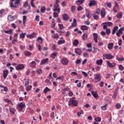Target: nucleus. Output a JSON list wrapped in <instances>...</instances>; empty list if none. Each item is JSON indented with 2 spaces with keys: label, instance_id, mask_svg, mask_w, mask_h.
Segmentation results:
<instances>
[{
  "label": "nucleus",
  "instance_id": "nucleus-19",
  "mask_svg": "<svg viewBox=\"0 0 124 124\" xmlns=\"http://www.w3.org/2000/svg\"><path fill=\"white\" fill-rule=\"evenodd\" d=\"M102 25H107L108 27H112L113 23L109 22H106L102 23Z\"/></svg>",
  "mask_w": 124,
  "mask_h": 124
},
{
  "label": "nucleus",
  "instance_id": "nucleus-31",
  "mask_svg": "<svg viewBox=\"0 0 124 124\" xmlns=\"http://www.w3.org/2000/svg\"><path fill=\"white\" fill-rule=\"evenodd\" d=\"M0 88H2L3 89L4 92H8V88L6 86H4L3 85H0Z\"/></svg>",
  "mask_w": 124,
  "mask_h": 124
},
{
  "label": "nucleus",
  "instance_id": "nucleus-28",
  "mask_svg": "<svg viewBox=\"0 0 124 124\" xmlns=\"http://www.w3.org/2000/svg\"><path fill=\"white\" fill-rule=\"evenodd\" d=\"M116 17L118 19H121L123 17V14L122 13H119L117 14Z\"/></svg>",
  "mask_w": 124,
  "mask_h": 124
},
{
  "label": "nucleus",
  "instance_id": "nucleus-4",
  "mask_svg": "<svg viewBox=\"0 0 124 124\" xmlns=\"http://www.w3.org/2000/svg\"><path fill=\"white\" fill-rule=\"evenodd\" d=\"M26 107V104L23 103H20L17 105V108L19 111H23V108Z\"/></svg>",
  "mask_w": 124,
  "mask_h": 124
},
{
  "label": "nucleus",
  "instance_id": "nucleus-3",
  "mask_svg": "<svg viewBox=\"0 0 124 124\" xmlns=\"http://www.w3.org/2000/svg\"><path fill=\"white\" fill-rule=\"evenodd\" d=\"M94 80L95 83H98L101 81V76L99 74H95L94 75Z\"/></svg>",
  "mask_w": 124,
  "mask_h": 124
},
{
  "label": "nucleus",
  "instance_id": "nucleus-38",
  "mask_svg": "<svg viewBox=\"0 0 124 124\" xmlns=\"http://www.w3.org/2000/svg\"><path fill=\"white\" fill-rule=\"evenodd\" d=\"M23 25H25V24H26V22H27V16H23Z\"/></svg>",
  "mask_w": 124,
  "mask_h": 124
},
{
  "label": "nucleus",
  "instance_id": "nucleus-24",
  "mask_svg": "<svg viewBox=\"0 0 124 124\" xmlns=\"http://www.w3.org/2000/svg\"><path fill=\"white\" fill-rule=\"evenodd\" d=\"M80 29L82 31H88L89 27H88V26H85V25H82V26H81Z\"/></svg>",
  "mask_w": 124,
  "mask_h": 124
},
{
  "label": "nucleus",
  "instance_id": "nucleus-47",
  "mask_svg": "<svg viewBox=\"0 0 124 124\" xmlns=\"http://www.w3.org/2000/svg\"><path fill=\"white\" fill-rule=\"evenodd\" d=\"M71 11L72 12H73V13H74L75 11V9H76V6L73 5L71 7Z\"/></svg>",
  "mask_w": 124,
  "mask_h": 124
},
{
  "label": "nucleus",
  "instance_id": "nucleus-53",
  "mask_svg": "<svg viewBox=\"0 0 124 124\" xmlns=\"http://www.w3.org/2000/svg\"><path fill=\"white\" fill-rule=\"evenodd\" d=\"M58 27H59L60 30H62V29H64V27L63 26V25L62 24H58Z\"/></svg>",
  "mask_w": 124,
  "mask_h": 124
},
{
  "label": "nucleus",
  "instance_id": "nucleus-64",
  "mask_svg": "<svg viewBox=\"0 0 124 124\" xmlns=\"http://www.w3.org/2000/svg\"><path fill=\"white\" fill-rule=\"evenodd\" d=\"M39 17H40L39 16H36L35 17V19L36 21H37V22H39Z\"/></svg>",
  "mask_w": 124,
  "mask_h": 124
},
{
  "label": "nucleus",
  "instance_id": "nucleus-32",
  "mask_svg": "<svg viewBox=\"0 0 124 124\" xmlns=\"http://www.w3.org/2000/svg\"><path fill=\"white\" fill-rule=\"evenodd\" d=\"M50 91H51V89H49V88L46 87L44 90V93H47L48 92H50Z\"/></svg>",
  "mask_w": 124,
  "mask_h": 124
},
{
  "label": "nucleus",
  "instance_id": "nucleus-7",
  "mask_svg": "<svg viewBox=\"0 0 124 124\" xmlns=\"http://www.w3.org/2000/svg\"><path fill=\"white\" fill-rule=\"evenodd\" d=\"M107 64L108 67H110V68H114L116 66V64L115 62H109V61H107Z\"/></svg>",
  "mask_w": 124,
  "mask_h": 124
},
{
  "label": "nucleus",
  "instance_id": "nucleus-6",
  "mask_svg": "<svg viewBox=\"0 0 124 124\" xmlns=\"http://www.w3.org/2000/svg\"><path fill=\"white\" fill-rule=\"evenodd\" d=\"M85 51H86V52H92V51H93V53H96V52H97V48L95 47H89V48L86 49Z\"/></svg>",
  "mask_w": 124,
  "mask_h": 124
},
{
  "label": "nucleus",
  "instance_id": "nucleus-21",
  "mask_svg": "<svg viewBox=\"0 0 124 124\" xmlns=\"http://www.w3.org/2000/svg\"><path fill=\"white\" fill-rule=\"evenodd\" d=\"M116 59L117 60V61H118V62H123V61H124V58L119 57V55L116 56Z\"/></svg>",
  "mask_w": 124,
  "mask_h": 124
},
{
  "label": "nucleus",
  "instance_id": "nucleus-58",
  "mask_svg": "<svg viewBox=\"0 0 124 124\" xmlns=\"http://www.w3.org/2000/svg\"><path fill=\"white\" fill-rule=\"evenodd\" d=\"M59 38V34H54V38L55 39H58Z\"/></svg>",
  "mask_w": 124,
  "mask_h": 124
},
{
  "label": "nucleus",
  "instance_id": "nucleus-27",
  "mask_svg": "<svg viewBox=\"0 0 124 124\" xmlns=\"http://www.w3.org/2000/svg\"><path fill=\"white\" fill-rule=\"evenodd\" d=\"M30 66L31 67H35L36 66V63H35V62L32 61L30 64Z\"/></svg>",
  "mask_w": 124,
  "mask_h": 124
},
{
  "label": "nucleus",
  "instance_id": "nucleus-61",
  "mask_svg": "<svg viewBox=\"0 0 124 124\" xmlns=\"http://www.w3.org/2000/svg\"><path fill=\"white\" fill-rule=\"evenodd\" d=\"M82 73V75H83L84 77H87L88 76V74L86 72L83 71Z\"/></svg>",
  "mask_w": 124,
  "mask_h": 124
},
{
  "label": "nucleus",
  "instance_id": "nucleus-30",
  "mask_svg": "<svg viewBox=\"0 0 124 124\" xmlns=\"http://www.w3.org/2000/svg\"><path fill=\"white\" fill-rule=\"evenodd\" d=\"M24 54L25 55V56H27V57H29L31 55V52L29 51H25L24 52Z\"/></svg>",
  "mask_w": 124,
  "mask_h": 124
},
{
  "label": "nucleus",
  "instance_id": "nucleus-45",
  "mask_svg": "<svg viewBox=\"0 0 124 124\" xmlns=\"http://www.w3.org/2000/svg\"><path fill=\"white\" fill-rule=\"evenodd\" d=\"M26 34H27L26 33H22L20 35V38H25V36H26Z\"/></svg>",
  "mask_w": 124,
  "mask_h": 124
},
{
  "label": "nucleus",
  "instance_id": "nucleus-22",
  "mask_svg": "<svg viewBox=\"0 0 124 124\" xmlns=\"http://www.w3.org/2000/svg\"><path fill=\"white\" fill-rule=\"evenodd\" d=\"M92 94H93V96L95 97V98H97V97H98V94H97V93L96 92H92Z\"/></svg>",
  "mask_w": 124,
  "mask_h": 124
},
{
  "label": "nucleus",
  "instance_id": "nucleus-50",
  "mask_svg": "<svg viewBox=\"0 0 124 124\" xmlns=\"http://www.w3.org/2000/svg\"><path fill=\"white\" fill-rule=\"evenodd\" d=\"M93 17L94 18V19L95 20H98V18H99L98 16H97V15H96L95 14H93Z\"/></svg>",
  "mask_w": 124,
  "mask_h": 124
},
{
  "label": "nucleus",
  "instance_id": "nucleus-44",
  "mask_svg": "<svg viewBox=\"0 0 124 124\" xmlns=\"http://www.w3.org/2000/svg\"><path fill=\"white\" fill-rule=\"evenodd\" d=\"M36 73L37 74H41L42 73V70L41 69H36Z\"/></svg>",
  "mask_w": 124,
  "mask_h": 124
},
{
  "label": "nucleus",
  "instance_id": "nucleus-36",
  "mask_svg": "<svg viewBox=\"0 0 124 124\" xmlns=\"http://www.w3.org/2000/svg\"><path fill=\"white\" fill-rule=\"evenodd\" d=\"M78 44H79V41L78 40H75L73 42V45L78 46Z\"/></svg>",
  "mask_w": 124,
  "mask_h": 124
},
{
  "label": "nucleus",
  "instance_id": "nucleus-51",
  "mask_svg": "<svg viewBox=\"0 0 124 124\" xmlns=\"http://www.w3.org/2000/svg\"><path fill=\"white\" fill-rule=\"evenodd\" d=\"M71 75H72V76H77V75H78V74L76 72H72L71 73Z\"/></svg>",
  "mask_w": 124,
  "mask_h": 124
},
{
  "label": "nucleus",
  "instance_id": "nucleus-56",
  "mask_svg": "<svg viewBox=\"0 0 124 124\" xmlns=\"http://www.w3.org/2000/svg\"><path fill=\"white\" fill-rule=\"evenodd\" d=\"M53 11L54 12H56V11H57V12H58V13H60L61 12V9H60V8H56V9H54L53 10Z\"/></svg>",
  "mask_w": 124,
  "mask_h": 124
},
{
  "label": "nucleus",
  "instance_id": "nucleus-23",
  "mask_svg": "<svg viewBox=\"0 0 124 124\" xmlns=\"http://www.w3.org/2000/svg\"><path fill=\"white\" fill-rule=\"evenodd\" d=\"M75 52L76 53H77V54H78V55H79L82 54V50H81V49L79 48H76Z\"/></svg>",
  "mask_w": 124,
  "mask_h": 124
},
{
  "label": "nucleus",
  "instance_id": "nucleus-26",
  "mask_svg": "<svg viewBox=\"0 0 124 124\" xmlns=\"http://www.w3.org/2000/svg\"><path fill=\"white\" fill-rule=\"evenodd\" d=\"M102 62H103L102 59L97 60L96 62V64H98V65H101V64H102Z\"/></svg>",
  "mask_w": 124,
  "mask_h": 124
},
{
  "label": "nucleus",
  "instance_id": "nucleus-34",
  "mask_svg": "<svg viewBox=\"0 0 124 124\" xmlns=\"http://www.w3.org/2000/svg\"><path fill=\"white\" fill-rule=\"evenodd\" d=\"M76 27H77V23L73 22L71 26L69 27V29H72V28H76Z\"/></svg>",
  "mask_w": 124,
  "mask_h": 124
},
{
  "label": "nucleus",
  "instance_id": "nucleus-13",
  "mask_svg": "<svg viewBox=\"0 0 124 124\" xmlns=\"http://www.w3.org/2000/svg\"><path fill=\"white\" fill-rule=\"evenodd\" d=\"M62 18L64 21H67V20L69 19V16H68V15L65 14L62 15Z\"/></svg>",
  "mask_w": 124,
  "mask_h": 124
},
{
  "label": "nucleus",
  "instance_id": "nucleus-43",
  "mask_svg": "<svg viewBox=\"0 0 124 124\" xmlns=\"http://www.w3.org/2000/svg\"><path fill=\"white\" fill-rule=\"evenodd\" d=\"M87 37H88V35L87 34V33H84L83 34L82 39L83 40H86V39H87Z\"/></svg>",
  "mask_w": 124,
  "mask_h": 124
},
{
  "label": "nucleus",
  "instance_id": "nucleus-33",
  "mask_svg": "<svg viewBox=\"0 0 124 124\" xmlns=\"http://www.w3.org/2000/svg\"><path fill=\"white\" fill-rule=\"evenodd\" d=\"M45 83H46L47 86H50V85H52V82L50 81V80L46 79L45 81Z\"/></svg>",
  "mask_w": 124,
  "mask_h": 124
},
{
  "label": "nucleus",
  "instance_id": "nucleus-20",
  "mask_svg": "<svg viewBox=\"0 0 124 124\" xmlns=\"http://www.w3.org/2000/svg\"><path fill=\"white\" fill-rule=\"evenodd\" d=\"M106 13H105V9H102L101 12V16L102 18H104L105 17L106 15Z\"/></svg>",
  "mask_w": 124,
  "mask_h": 124
},
{
  "label": "nucleus",
  "instance_id": "nucleus-52",
  "mask_svg": "<svg viewBox=\"0 0 124 124\" xmlns=\"http://www.w3.org/2000/svg\"><path fill=\"white\" fill-rule=\"evenodd\" d=\"M107 5L108 7H109V8H111L112 6V3H111V2H108V3H107Z\"/></svg>",
  "mask_w": 124,
  "mask_h": 124
},
{
  "label": "nucleus",
  "instance_id": "nucleus-54",
  "mask_svg": "<svg viewBox=\"0 0 124 124\" xmlns=\"http://www.w3.org/2000/svg\"><path fill=\"white\" fill-rule=\"evenodd\" d=\"M119 69L120 70H121V71H123V70H124V66H123V65L120 64L119 65Z\"/></svg>",
  "mask_w": 124,
  "mask_h": 124
},
{
  "label": "nucleus",
  "instance_id": "nucleus-41",
  "mask_svg": "<svg viewBox=\"0 0 124 124\" xmlns=\"http://www.w3.org/2000/svg\"><path fill=\"white\" fill-rule=\"evenodd\" d=\"M37 41L39 42V43H42V42H43V39H42V38L39 37H38L37 39Z\"/></svg>",
  "mask_w": 124,
  "mask_h": 124
},
{
  "label": "nucleus",
  "instance_id": "nucleus-63",
  "mask_svg": "<svg viewBox=\"0 0 124 124\" xmlns=\"http://www.w3.org/2000/svg\"><path fill=\"white\" fill-rule=\"evenodd\" d=\"M114 46V43H110L108 44V47H113Z\"/></svg>",
  "mask_w": 124,
  "mask_h": 124
},
{
  "label": "nucleus",
  "instance_id": "nucleus-17",
  "mask_svg": "<svg viewBox=\"0 0 124 124\" xmlns=\"http://www.w3.org/2000/svg\"><path fill=\"white\" fill-rule=\"evenodd\" d=\"M86 16H87L88 19H91V12L89 10H86Z\"/></svg>",
  "mask_w": 124,
  "mask_h": 124
},
{
  "label": "nucleus",
  "instance_id": "nucleus-42",
  "mask_svg": "<svg viewBox=\"0 0 124 124\" xmlns=\"http://www.w3.org/2000/svg\"><path fill=\"white\" fill-rule=\"evenodd\" d=\"M94 121L97 123H100V122H101V118L99 117H96L94 119Z\"/></svg>",
  "mask_w": 124,
  "mask_h": 124
},
{
  "label": "nucleus",
  "instance_id": "nucleus-60",
  "mask_svg": "<svg viewBox=\"0 0 124 124\" xmlns=\"http://www.w3.org/2000/svg\"><path fill=\"white\" fill-rule=\"evenodd\" d=\"M116 107L117 109H120L121 108V104L118 103L116 104Z\"/></svg>",
  "mask_w": 124,
  "mask_h": 124
},
{
  "label": "nucleus",
  "instance_id": "nucleus-25",
  "mask_svg": "<svg viewBox=\"0 0 124 124\" xmlns=\"http://www.w3.org/2000/svg\"><path fill=\"white\" fill-rule=\"evenodd\" d=\"M118 29H119V27L118 26H115L113 29L112 34H115V33H116V31H118Z\"/></svg>",
  "mask_w": 124,
  "mask_h": 124
},
{
  "label": "nucleus",
  "instance_id": "nucleus-15",
  "mask_svg": "<svg viewBox=\"0 0 124 124\" xmlns=\"http://www.w3.org/2000/svg\"><path fill=\"white\" fill-rule=\"evenodd\" d=\"M93 36L94 41H95V42L97 43L98 35H97V34H96V33H93Z\"/></svg>",
  "mask_w": 124,
  "mask_h": 124
},
{
  "label": "nucleus",
  "instance_id": "nucleus-9",
  "mask_svg": "<svg viewBox=\"0 0 124 124\" xmlns=\"http://www.w3.org/2000/svg\"><path fill=\"white\" fill-rule=\"evenodd\" d=\"M96 4H97L96 1L92 0L90 1V2L89 4V6L92 7V6H94L95 5H96Z\"/></svg>",
  "mask_w": 124,
  "mask_h": 124
},
{
  "label": "nucleus",
  "instance_id": "nucleus-11",
  "mask_svg": "<svg viewBox=\"0 0 124 124\" xmlns=\"http://www.w3.org/2000/svg\"><path fill=\"white\" fill-rule=\"evenodd\" d=\"M48 61H49V59H48V58L43 59V60H42V61L40 63V65H42L43 64H46V63H47V62H48Z\"/></svg>",
  "mask_w": 124,
  "mask_h": 124
},
{
  "label": "nucleus",
  "instance_id": "nucleus-10",
  "mask_svg": "<svg viewBox=\"0 0 124 124\" xmlns=\"http://www.w3.org/2000/svg\"><path fill=\"white\" fill-rule=\"evenodd\" d=\"M61 62L64 65H67L68 64V60L66 58H63Z\"/></svg>",
  "mask_w": 124,
  "mask_h": 124
},
{
  "label": "nucleus",
  "instance_id": "nucleus-2",
  "mask_svg": "<svg viewBox=\"0 0 124 124\" xmlns=\"http://www.w3.org/2000/svg\"><path fill=\"white\" fill-rule=\"evenodd\" d=\"M78 106V101L75 100L73 98H71L69 99V106Z\"/></svg>",
  "mask_w": 124,
  "mask_h": 124
},
{
  "label": "nucleus",
  "instance_id": "nucleus-5",
  "mask_svg": "<svg viewBox=\"0 0 124 124\" xmlns=\"http://www.w3.org/2000/svg\"><path fill=\"white\" fill-rule=\"evenodd\" d=\"M103 56L106 59V60H112L114 59V56L110 54H104Z\"/></svg>",
  "mask_w": 124,
  "mask_h": 124
},
{
  "label": "nucleus",
  "instance_id": "nucleus-46",
  "mask_svg": "<svg viewBox=\"0 0 124 124\" xmlns=\"http://www.w3.org/2000/svg\"><path fill=\"white\" fill-rule=\"evenodd\" d=\"M108 106V104H106L105 106L101 107V109L103 110H106L107 109V106Z\"/></svg>",
  "mask_w": 124,
  "mask_h": 124
},
{
  "label": "nucleus",
  "instance_id": "nucleus-59",
  "mask_svg": "<svg viewBox=\"0 0 124 124\" xmlns=\"http://www.w3.org/2000/svg\"><path fill=\"white\" fill-rule=\"evenodd\" d=\"M30 84V79H28L27 81H25V86H28Z\"/></svg>",
  "mask_w": 124,
  "mask_h": 124
},
{
  "label": "nucleus",
  "instance_id": "nucleus-37",
  "mask_svg": "<svg viewBox=\"0 0 124 124\" xmlns=\"http://www.w3.org/2000/svg\"><path fill=\"white\" fill-rule=\"evenodd\" d=\"M31 89H32V86L31 85L28 86L26 87V90L27 91V92H30V91H31Z\"/></svg>",
  "mask_w": 124,
  "mask_h": 124
},
{
  "label": "nucleus",
  "instance_id": "nucleus-48",
  "mask_svg": "<svg viewBox=\"0 0 124 124\" xmlns=\"http://www.w3.org/2000/svg\"><path fill=\"white\" fill-rule=\"evenodd\" d=\"M64 78V77L63 76H60L59 77L57 78H56V80H62V81L63 80V78Z\"/></svg>",
  "mask_w": 124,
  "mask_h": 124
},
{
  "label": "nucleus",
  "instance_id": "nucleus-35",
  "mask_svg": "<svg viewBox=\"0 0 124 124\" xmlns=\"http://www.w3.org/2000/svg\"><path fill=\"white\" fill-rule=\"evenodd\" d=\"M5 102L8 103V104H12L13 105V103H12V101L11 100H9L8 99H4Z\"/></svg>",
  "mask_w": 124,
  "mask_h": 124
},
{
  "label": "nucleus",
  "instance_id": "nucleus-8",
  "mask_svg": "<svg viewBox=\"0 0 124 124\" xmlns=\"http://www.w3.org/2000/svg\"><path fill=\"white\" fill-rule=\"evenodd\" d=\"M25 68V66L23 64H18L17 66L16 67V70H22Z\"/></svg>",
  "mask_w": 124,
  "mask_h": 124
},
{
  "label": "nucleus",
  "instance_id": "nucleus-62",
  "mask_svg": "<svg viewBox=\"0 0 124 124\" xmlns=\"http://www.w3.org/2000/svg\"><path fill=\"white\" fill-rule=\"evenodd\" d=\"M78 116H81V114H83V110H81L80 111H78L77 112Z\"/></svg>",
  "mask_w": 124,
  "mask_h": 124
},
{
  "label": "nucleus",
  "instance_id": "nucleus-55",
  "mask_svg": "<svg viewBox=\"0 0 124 124\" xmlns=\"http://www.w3.org/2000/svg\"><path fill=\"white\" fill-rule=\"evenodd\" d=\"M111 32V30L110 29H108L106 30V33L108 35H109L110 34V33Z\"/></svg>",
  "mask_w": 124,
  "mask_h": 124
},
{
  "label": "nucleus",
  "instance_id": "nucleus-40",
  "mask_svg": "<svg viewBox=\"0 0 124 124\" xmlns=\"http://www.w3.org/2000/svg\"><path fill=\"white\" fill-rule=\"evenodd\" d=\"M46 11V8L45 6L42 7L41 9V12L42 13H45V11Z\"/></svg>",
  "mask_w": 124,
  "mask_h": 124
},
{
  "label": "nucleus",
  "instance_id": "nucleus-18",
  "mask_svg": "<svg viewBox=\"0 0 124 124\" xmlns=\"http://www.w3.org/2000/svg\"><path fill=\"white\" fill-rule=\"evenodd\" d=\"M84 1H85V0H78L76 1V3L77 5H81Z\"/></svg>",
  "mask_w": 124,
  "mask_h": 124
},
{
  "label": "nucleus",
  "instance_id": "nucleus-1",
  "mask_svg": "<svg viewBox=\"0 0 124 124\" xmlns=\"http://www.w3.org/2000/svg\"><path fill=\"white\" fill-rule=\"evenodd\" d=\"M10 7L12 8H17L20 4V0H11Z\"/></svg>",
  "mask_w": 124,
  "mask_h": 124
},
{
  "label": "nucleus",
  "instance_id": "nucleus-49",
  "mask_svg": "<svg viewBox=\"0 0 124 124\" xmlns=\"http://www.w3.org/2000/svg\"><path fill=\"white\" fill-rule=\"evenodd\" d=\"M13 30H9V31H5V33H7L8 34H11L12 33V31Z\"/></svg>",
  "mask_w": 124,
  "mask_h": 124
},
{
  "label": "nucleus",
  "instance_id": "nucleus-12",
  "mask_svg": "<svg viewBox=\"0 0 124 124\" xmlns=\"http://www.w3.org/2000/svg\"><path fill=\"white\" fill-rule=\"evenodd\" d=\"M57 56H58V52H55L54 53H52L50 55V58H51V59H56V58Z\"/></svg>",
  "mask_w": 124,
  "mask_h": 124
},
{
  "label": "nucleus",
  "instance_id": "nucleus-57",
  "mask_svg": "<svg viewBox=\"0 0 124 124\" xmlns=\"http://www.w3.org/2000/svg\"><path fill=\"white\" fill-rule=\"evenodd\" d=\"M83 9V7L81 6H79L78 7L77 10L78 11H82V10Z\"/></svg>",
  "mask_w": 124,
  "mask_h": 124
},
{
  "label": "nucleus",
  "instance_id": "nucleus-14",
  "mask_svg": "<svg viewBox=\"0 0 124 124\" xmlns=\"http://www.w3.org/2000/svg\"><path fill=\"white\" fill-rule=\"evenodd\" d=\"M8 75V70H4L3 71V77L4 79H6V77H7Z\"/></svg>",
  "mask_w": 124,
  "mask_h": 124
},
{
  "label": "nucleus",
  "instance_id": "nucleus-29",
  "mask_svg": "<svg viewBox=\"0 0 124 124\" xmlns=\"http://www.w3.org/2000/svg\"><path fill=\"white\" fill-rule=\"evenodd\" d=\"M8 21H10L11 22H12V21H14V16H8Z\"/></svg>",
  "mask_w": 124,
  "mask_h": 124
},
{
  "label": "nucleus",
  "instance_id": "nucleus-16",
  "mask_svg": "<svg viewBox=\"0 0 124 124\" xmlns=\"http://www.w3.org/2000/svg\"><path fill=\"white\" fill-rule=\"evenodd\" d=\"M9 107H10V111L11 113H12L13 115H14L15 114L16 109L13 107L11 108V106H9Z\"/></svg>",
  "mask_w": 124,
  "mask_h": 124
},
{
  "label": "nucleus",
  "instance_id": "nucleus-39",
  "mask_svg": "<svg viewBox=\"0 0 124 124\" xmlns=\"http://www.w3.org/2000/svg\"><path fill=\"white\" fill-rule=\"evenodd\" d=\"M64 42H65L64 40H59L58 42V44L59 45H61V44H63V43H64Z\"/></svg>",
  "mask_w": 124,
  "mask_h": 124
}]
</instances>
